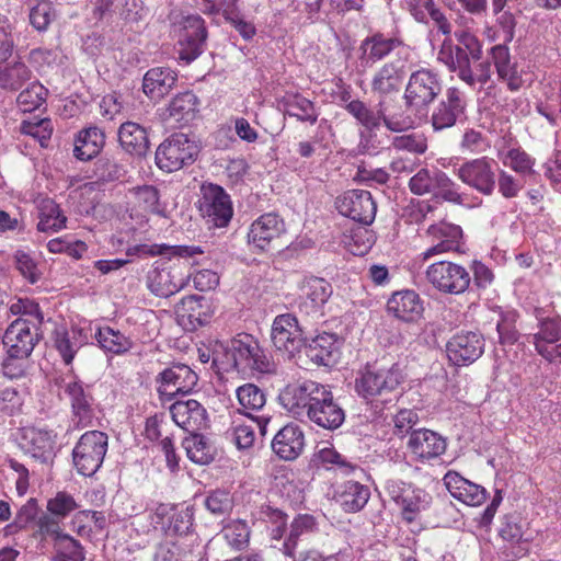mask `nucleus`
<instances>
[{
	"label": "nucleus",
	"mask_w": 561,
	"mask_h": 561,
	"mask_svg": "<svg viewBox=\"0 0 561 561\" xmlns=\"http://www.w3.org/2000/svg\"><path fill=\"white\" fill-rule=\"evenodd\" d=\"M455 38L456 44L444 41L438 51V60L467 85L483 87L491 80L492 71L490 60H482L481 42L466 30L456 31Z\"/></svg>",
	"instance_id": "obj_1"
},
{
	"label": "nucleus",
	"mask_w": 561,
	"mask_h": 561,
	"mask_svg": "<svg viewBox=\"0 0 561 561\" xmlns=\"http://www.w3.org/2000/svg\"><path fill=\"white\" fill-rule=\"evenodd\" d=\"M345 110L363 127L380 128L383 125L391 133H402L414 125L409 110L403 108L398 95L378 99L375 108L360 100H354L345 105Z\"/></svg>",
	"instance_id": "obj_2"
},
{
	"label": "nucleus",
	"mask_w": 561,
	"mask_h": 561,
	"mask_svg": "<svg viewBox=\"0 0 561 561\" xmlns=\"http://www.w3.org/2000/svg\"><path fill=\"white\" fill-rule=\"evenodd\" d=\"M220 352L226 357L227 365L238 373L271 374L275 371L274 362L251 334L240 333L226 344L217 343L214 350V364L218 362Z\"/></svg>",
	"instance_id": "obj_3"
},
{
	"label": "nucleus",
	"mask_w": 561,
	"mask_h": 561,
	"mask_svg": "<svg viewBox=\"0 0 561 561\" xmlns=\"http://www.w3.org/2000/svg\"><path fill=\"white\" fill-rule=\"evenodd\" d=\"M443 91L442 76L430 68L412 71L403 92L404 106L410 112L426 113Z\"/></svg>",
	"instance_id": "obj_4"
},
{
	"label": "nucleus",
	"mask_w": 561,
	"mask_h": 561,
	"mask_svg": "<svg viewBox=\"0 0 561 561\" xmlns=\"http://www.w3.org/2000/svg\"><path fill=\"white\" fill-rule=\"evenodd\" d=\"M329 388L311 379H299L288 383L278 396L282 407L295 419L306 420Z\"/></svg>",
	"instance_id": "obj_5"
},
{
	"label": "nucleus",
	"mask_w": 561,
	"mask_h": 561,
	"mask_svg": "<svg viewBox=\"0 0 561 561\" xmlns=\"http://www.w3.org/2000/svg\"><path fill=\"white\" fill-rule=\"evenodd\" d=\"M199 149L195 140L183 133L172 134L156 150V164L165 172H175L192 164Z\"/></svg>",
	"instance_id": "obj_6"
},
{
	"label": "nucleus",
	"mask_w": 561,
	"mask_h": 561,
	"mask_svg": "<svg viewBox=\"0 0 561 561\" xmlns=\"http://www.w3.org/2000/svg\"><path fill=\"white\" fill-rule=\"evenodd\" d=\"M108 437L101 431H88L72 450V461L78 473L93 476L102 466L107 451Z\"/></svg>",
	"instance_id": "obj_7"
},
{
	"label": "nucleus",
	"mask_w": 561,
	"mask_h": 561,
	"mask_svg": "<svg viewBox=\"0 0 561 561\" xmlns=\"http://www.w3.org/2000/svg\"><path fill=\"white\" fill-rule=\"evenodd\" d=\"M401 381L402 375L398 365L390 367L367 365L356 378L355 388L364 399L374 400L376 397L394 391Z\"/></svg>",
	"instance_id": "obj_8"
},
{
	"label": "nucleus",
	"mask_w": 561,
	"mask_h": 561,
	"mask_svg": "<svg viewBox=\"0 0 561 561\" xmlns=\"http://www.w3.org/2000/svg\"><path fill=\"white\" fill-rule=\"evenodd\" d=\"M427 282L443 294L459 295L465 293L470 283V273L462 266L450 261H438L425 271Z\"/></svg>",
	"instance_id": "obj_9"
},
{
	"label": "nucleus",
	"mask_w": 561,
	"mask_h": 561,
	"mask_svg": "<svg viewBox=\"0 0 561 561\" xmlns=\"http://www.w3.org/2000/svg\"><path fill=\"white\" fill-rule=\"evenodd\" d=\"M385 490L400 507L402 518L409 524L413 523L417 515L428 507L431 502V496L426 491L401 480H388Z\"/></svg>",
	"instance_id": "obj_10"
},
{
	"label": "nucleus",
	"mask_w": 561,
	"mask_h": 561,
	"mask_svg": "<svg viewBox=\"0 0 561 561\" xmlns=\"http://www.w3.org/2000/svg\"><path fill=\"white\" fill-rule=\"evenodd\" d=\"M199 211L209 227H226L232 218L233 209L230 196L226 191L213 183L201 187Z\"/></svg>",
	"instance_id": "obj_11"
},
{
	"label": "nucleus",
	"mask_w": 561,
	"mask_h": 561,
	"mask_svg": "<svg viewBox=\"0 0 561 561\" xmlns=\"http://www.w3.org/2000/svg\"><path fill=\"white\" fill-rule=\"evenodd\" d=\"M496 162L488 157L468 160L456 169L457 178L482 195L490 196L496 187Z\"/></svg>",
	"instance_id": "obj_12"
},
{
	"label": "nucleus",
	"mask_w": 561,
	"mask_h": 561,
	"mask_svg": "<svg viewBox=\"0 0 561 561\" xmlns=\"http://www.w3.org/2000/svg\"><path fill=\"white\" fill-rule=\"evenodd\" d=\"M271 339L275 348L284 352L288 357L296 355L301 357L305 340L295 316L290 313L277 316L273 321Z\"/></svg>",
	"instance_id": "obj_13"
},
{
	"label": "nucleus",
	"mask_w": 561,
	"mask_h": 561,
	"mask_svg": "<svg viewBox=\"0 0 561 561\" xmlns=\"http://www.w3.org/2000/svg\"><path fill=\"white\" fill-rule=\"evenodd\" d=\"M339 213L363 225H370L376 216L377 206L368 191L350 190L335 199Z\"/></svg>",
	"instance_id": "obj_14"
},
{
	"label": "nucleus",
	"mask_w": 561,
	"mask_h": 561,
	"mask_svg": "<svg viewBox=\"0 0 561 561\" xmlns=\"http://www.w3.org/2000/svg\"><path fill=\"white\" fill-rule=\"evenodd\" d=\"M467 102L465 93L457 87L445 90L442 99L433 108L431 123L435 130L453 127L458 118L463 115Z\"/></svg>",
	"instance_id": "obj_15"
},
{
	"label": "nucleus",
	"mask_w": 561,
	"mask_h": 561,
	"mask_svg": "<svg viewBox=\"0 0 561 561\" xmlns=\"http://www.w3.org/2000/svg\"><path fill=\"white\" fill-rule=\"evenodd\" d=\"M67 396L71 412L72 421L78 428L92 425L94 417L93 396L89 386H84L82 381L77 379L64 380L61 386Z\"/></svg>",
	"instance_id": "obj_16"
},
{
	"label": "nucleus",
	"mask_w": 561,
	"mask_h": 561,
	"mask_svg": "<svg viewBox=\"0 0 561 561\" xmlns=\"http://www.w3.org/2000/svg\"><path fill=\"white\" fill-rule=\"evenodd\" d=\"M22 320H14L5 330L3 345L12 357H28L42 339V331Z\"/></svg>",
	"instance_id": "obj_17"
},
{
	"label": "nucleus",
	"mask_w": 561,
	"mask_h": 561,
	"mask_svg": "<svg viewBox=\"0 0 561 561\" xmlns=\"http://www.w3.org/2000/svg\"><path fill=\"white\" fill-rule=\"evenodd\" d=\"M299 309L306 314H322V309L333 294V286L323 277L305 276L298 285Z\"/></svg>",
	"instance_id": "obj_18"
},
{
	"label": "nucleus",
	"mask_w": 561,
	"mask_h": 561,
	"mask_svg": "<svg viewBox=\"0 0 561 561\" xmlns=\"http://www.w3.org/2000/svg\"><path fill=\"white\" fill-rule=\"evenodd\" d=\"M285 232L284 220L275 213H267L252 222L248 240L256 249L265 251L275 248Z\"/></svg>",
	"instance_id": "obj_19"
},
{
	"label": "nucleus",
	"mask_w": 561,
	"mask_h": 561,
	"mask_svg": "<svg viewBox=\"0 0 561 561\" xmlns=\"http://www.w3.org/2000/svg\"><path fill=\"white\" fill-rule=\"evenodd\" d=\"M405 76V59L389 60L375 71L370 82L371 92L377 94L378 99L398 95Z\"/></svg>",
	"instance_id": "obj_20"
},
{
	"label": "nucleus",
	"mask_w": 561,
	"mask_h": 561,
	"mask_svg": "<svg viewBox=\"0 0 561 561\" xmlns=\"http://www.w3.org/2000/svg\"><path fill=\"white\" fill-rule=\"evenodd\" d=\"M484 350V340L476 332H460L455 334L446 344L449 360L456 366L474 363Z\"/></svg>",
	"instance_id": "obj_21"
},
{
	"label": "nucleus",
	"mask_w": 561,
	"mask_h": 561,
	"mask_svg": "<svg viewBox=\"0 0 561 561\" xmlns=\"http://www.w3.org/2000/svg\"><path fill=\"white\" fill-rule=\"evenodd\" d=\"M56 437L57 435L49 430L25 427L22 430L19 445L24 454L42 463H48L55 457Z\"/></svg>",
	"instance_id": "obj_22"
},
{
	"label": "nucleus",
	"mask_w": 561,
	"mask_h": 561,
	"mask_svg": "<svg viewBox=\"0 0 561 561\" xmlns=\"http://www.w3.org/2000/svg\"><path fill=\"white\" fill-rule=\"evenodd\" d=\"M427 236L432 239L433 244L421 253L423 261L446 252H458L462 230L457 225L439 222L428 227Z\"/></svg>",
	"instance_id": "obj_23"
},
{
	"label": "nucleus",
	"mask_w": 561,
	"mask_h": 561,
	"mask_svg": "<svg viewBox=\"0 0 561 561\" xmlns=\"http://www.w3.org/2000/svg\"><path fill=\"white\" fill-rule=\"evenodd\" d=\"M190 275L181 273L175 267H152L146 277L148 289L158 297L168 298L183 289Z\"/></svg>",
	"instance_id": "obj_24"
},
{
	"label": "nucleus",
	"mask_w": 561,
	"mask_h": 561,
	"mask_svg": "<svg viewBox=\"0 0 561 561\" xmlns=\"http://www.w3.org/2000/svg\"><path fill=\"white\" fill-rule=\"evenodd\" d=\"M158 381H160L159 393L172 397L178 393L191 392L197 385L198 377L190 366L176 364L160 373Z\"/></svg>",
	"instance_id": "obj_25"
},
{
	"label": "nucleus",
	"mask_w": 561,
	"mask_h": 561,
	"mask_svg": "<svg viewBox=\"0 0 561 561\" xmlns=\"http://www.w3.org/2000/svg\"><path fill=\"white\" fill-rule=\"evenodd\" d=\"M207 31L205 22L199 15H190L184 20L180 44L182 46L180 57L183 60L196 59L205 47Z\"/></svg>",
	"instance_id": "obj_26"
},
{
	"label": "nucleus",
	"mask_w": 561,
	"mask_h": 561,
	"mask_svg": "<svg viewBox=\"0 0 561 561\" xmlns=\"http://www.w3.org/2000/svg\"><path fill=\"white\" fill-rule=\"evenodd\" d=\"M407 446L417 460L427 461L445 453L446 440L434 431L421 428L412 431Z\"/></svg>",
	"instance_id": "obj_27"
},
{
	"label": "nucleus",
	"mask_w": 561,
	"mask_h": 561,
	"mask_svg": "<svg viewBox=\"0 0 561 561\" xmlns=\"http://www.w3.org/2000/svg\"><path fill=\"white\" fill-rule=\"evenodd\" d=\"M172 420L188 433L198 432L208 425L206 409L197 400L176 401L170 408Z\"/></svg>",
	"instance_id": "obj_28"
},
{
	"label": "nucleus",
	"mask_w": 561,
	"mask_h": 561,
	"mask_svg": "<svg viewBox=\"0 0 561 561\" xmlns=\"http://www.w3.org/2000/svg\"><path fill=\"white\" fill-rule=\"evenodd\" d=\"M314 402L316 405L306 420L329 431L336 430L343 424L345 420V412L335 401L330 389L323 398H320V400H316Z\"/></svg>",
	"instance_id": "obj_29"
},
{
	"label": "nucleus",
	"mask_w": 561,
	"mask_h": 561,
	"mask_svg": "<svg viewBox=\"0 0 561 561\" xmlns=\"http://www.w3.org/2000/svg\"><path fill=\"white\" fill-rule=\"evenodd\" d=\"M339 342L336 334L323 332L309 343L304 342L301 354L318 366H331L336 362Z\"/></svg>",
	"instance_id": "obj_30"
},
{
	"label": "nucleus",
	"mask_w": 561,
	"mask_h": 561,
	"mask_svg": "<svg viewBox=\"0 0 561 561\" xmlns=\"http://www.w3.org/2000/svg\"><path fill=\"white\" fill-rule=\"evenodd\" d=\"M178 73L170 67H154L144 76L142 91L151 101H161L174 88Z\"/></svg>",
	"instance_id": "obj_31"
},
{
	"label": "nucleus",
	"mask_w": 561,
	"mask_h": 561,
	"mask_svg": "<svg viewBox=\"0 0 561 561\" xmlns=\"http://www.w3.org/2000/svg\"><path fill=\"white\" fill-rule=\"evenodd\" d=\"M444 484L449 493L457 500L470 506L481 505L486 500V491L455 471L444 476Z\"/></svg>",
	"instance_id": "obj_32"
},
{
	"label": "nucleus",
	"mask_w": 561,
	"mask_h": 561,
	"mask_svg": "<svg viewBox=\"0 0 561 561\" xmlns=\"http://www.w3.org/2000/svg\"><path fill=\"white\" fill-rule=\"evenodd\" d=\"M305 436L298 425L288 424L280 428L273 438L272 448L282 459L294 460L302 451Z\"/></svg>",
	"instance_id": "obj_33"
},
{
	"label": "nucleus",
	"mask_w": 561,
	"mask_h": 561,
	"mask_svg": "<svg viewBox=\"0 0 561 561\" xmlns=\"http://www.w3.org/2000/svg\"><path fill=\"white\" fill-rule=\"evenodd\" d=\"M369 497V488L354 480L340 483L334 491V499L345 513L362 511Z\"/></svg>",
	"instance_id": "obj_34"
},
{
	"label": "nucleus",
	"mask_w": 561,
	"mask_h": 561,
	"mask_svg": "<svg viewBox=\"0 0 561 561\" xmlns=\"http://www.w3.org/2000/svg\"><path fill=\"white\" fill-rule=\"evenodd\" d=\"M489 56L499 79L506 82L510 90H518L522 85V79L517 70V64L512 60L510 48L505 44L494 45L490 48Z\"/></svg>",
	"instance_id": "obj_35"
},
{
	"label": "nucleus",
	"mask_w": 561,
	"mask_h": 561,
	"mask_svg": "<svg viewBox=\"0 0 561 561\" xmlns=\"http://www.w3.org/2000/svg\"><path fill=\"white\" fill-rule=\"evenodd\" d=\"M387 310L404 322H414L421 318L423 305L414 290H402L391 296L387 302Z\"/></svg>",
	"instance_id": "obj_36"
},
{
	"label": "nucleus",
	"mask_w": 561,
	"mask_h": 561,
	"mask_svg": "<svg viewBox=\"0 0 561 561\" xmlns=\"http://www.w3.org/2000/svg\"><path fill=\"white\" fill-rule=\"evenodd\" d=\"M403 44L396 37H387L382 33H376L366 37L359 46L362 60L367 65H374L385 59L392 51L402 48Z\"/></svg>",
	"instance_id": "obj_37"
},
{
	"label": "nucleus",
	"mask_w": 561,
	"mask_h": 561,
	"mask_svg": "<svg viewBox=\"0 0 561 561\" xmlns=\"http://www.w3.org/2000/svg\"><path fill=\"white\" fill-rule=\"evenodd\" d=\"M105 145V134L96 126L81 129L75 138L73 156L81 161L95 158Z\"/></svg>",
	"instance_id": "obj_38"
},
{
	"label": "nucleus",
	"mask_w": 561,
	"mask_h": 561,
	"mask_svg": "<svg viewBox=\"0 0 561 561\" xmlns=\"http://www.w3.org/2000/svg\"><path fill=\"white\" fill-rule=\"evenodd\" d=\"M118 141L126 152L137 157H145L150 147L146 128L134 122H125L121 125Z\"/></svg>",
	"instance_id": "obj_39"
},
{
	"label": "nucleus",
	"mask_w": 561,
	"mask_h": 561,
	"mask_svg": "<svg viewBox=\"0 0 561 561\" xmlns=\"http://www.w3.org/2000/svg\"><path fill=\"white\" fill-rule=\"evenodd\" d=\"M209 306L202 296L184 297L176 306V313L187 320L192 329L206 324L209 320Z\"/></svg>",
	"instance_id": "obj_40"
},
{
	"label": "nucleus",
	"mask_w": 561,
	"mask_h": 561,
	"mask_svg": "<svg viewBox=\"0 0 561 561\" xmlns=\"http://www.w3.org/2000/svg\"><path fill=\"white\" fill-rule=\"evenodd\" d=\"M198 105V98L193 92L179 93L169 104L168 117L176 123L187 124L196 117Z\"/></svg>",
	"instance_id": "obj_41"
},
{
	"label": "nucleus",
	"mask_w": 561,
	"mask_h": 561,
	"mask_svg": "<svg viewBox=\"0 0 561 561\" xmlns=\"http://www.w3.org/2000/svg\"><path fill=\"white\" fill-rule=\"evenodd\" d=\"M182 445L188 459L198 465H208L216 456V448L209 439L197 432L190 433Z\"/></svg>",
	"instance_id": "obj_42"
},
{
	"label": "nucleus",
	"mask_w": 561,
	"mask_h": 561,
	"mask_svg": "<svg viewBox=\"0 0 561 561\" xmlns=\"http://www.w3.org/2000/svg\"><path fill=\"white\" fill-rule=\"evenodd\" d=\"M32 78V70L22 61L0 65V89L19 91Z\"/></svg>",
	"instance_id": "obj_43"
},
{
	"label": "nucleus",
	"mask_w": 561,
	"mask_h": 561,
	"mask_svg": "<svg viewBox=\"0 0 561 561\" xmlns=\"http://www.w3.org/2000/svg\"><path fill=\"white\" fill-rule=\"evenodd\" d=\"M30 24L38 32H45L56 20L57 11L51 0H27Z\"/></svg>",
	"instance_id": "obj_44"
},
{
	"label": "nucleus",
	"mask_w": 561,
	"mask_h": 561,
	"mask_svg": "<svg viewBox=\"0 0 561 561\" xmlns=\"http://www.w3.org/2000/svg\"><path fill=\"white\" fill-rule=\"evenodd\" d=\"M100 347L112 355H122L133 347L131 340L111 327L100 328L95 334Z\"/></svg>",
	"instance_id": "obj_45"
},
{
	"label": "nucleus",
	"mask_w": 561,
	"mask_h": 561,
	"mask_svg": "<svg viewBox=\"0 0 561 561\" xmlns=\"http://www.w3.org/2000/svg\"><path fill=\"white\" fill-rule=\"evenodd\" d=\"M219 535L232 550L242 551L249 547L251 528L243 519H232L222 527Z\"/></svg>",
	"instance_id": "obj_46"
},
{
	"label": "nucleus",
	"mask_w": 561,
	"mask_h": 561,
	"mask_svg": "<svg viewBox=\"0 0 561 561\" xmlns=\"http://www.w3.org/2000/svg\"><path fill=\"white\" fill-rule=\"evenodd\" d=\"M435 198L459 206H467L468 194L460 193L459 186L443 171H438L432 194Z\"/></svg>",
	"instance_id": "obj_47"
},
{
	"label": "nucleus",
	"mask_w": 561,
	"mask_h": 561,
	"mask_svg": "<svg viewBox=\"0 0 561 561\" xmlns=\"http://www.w3.org/2000/svg\"><path fill=\"white\" fill-rule=\"evenodd\" d=\"M285 113L300 122L316 124L318 113L314 104L300 94H289L284 100Z\"/></svg>",
	"instance_id": "obj_48"
},
{
	"label": "nucleus",
	"mask_w": 561,
	"mask_h": 561,
	"mask_svg": "<svg viewBox=\"0 0 561 561\" xmlns=\"http://www.w3.org/2000/svg\"><path fill=\"white\" fill-rule=\"evenodd\" d=\"M561 341V317H547L539 320L538 332L533 335V344L538 347H550Z\"/></svg>",
	"instance_id": "obj_49"
},
{
	"label": "nucleus",
	"mask_w": 561,
	"mask_h": 561,
	"mask_svg": "<svg viewBox=\"0 0 561 561\" xmlns=\"http://www.w3.org/2000/svg\"><path fill=\"white\" fill-rule=\"evenodd\" d=\"M316 519L312 515H298L290 524V530L283 545V552L293 557L299 538L316 529Z\"/></svg>",
	"instance_id": "obj_50"
},
{
	"label": "nucleus",
	"mask_w": 561,
	"mask_h": 561,
	"mask_svg": "<svg viewBox=\"0 0 561 561\" xmlns=\"http://www.w3.org/2000/svg\"><path fill=\"white\" fill-rule=\"evenodd\" d=\"M47 93L43 84L33 82L20 92L16 99L18 105L23 112H33L45 103Z\"/></svg>",
	"instance_id": "obj_51"
},
{
	"label": "nucleus",
	"mask_w": 561,
	"mask_h": 561,
	"mask_svg": "<svg viewBox=\"0 0 561 561\" xmlns=\"http://www.w3.org/2000/svg\"><path fill=\"white\" fill-rule=\"evenodd\" d=\"M503 163L523 178L535 173V159L522 148L510 149L505 153Z\"/></svg>",
	"instance_id": "obj_52"
},
{
	"label": "nucleus",
	"mask_w": 561,
	"mask_h": 561,
	"mask_svg": "<svg viewBox=\"0 0 561 561\" xmlns=\"http://www.w3.org/2000/svg\"><path fill=\"white\" fill-rule=\"evenodd\" d=\"M240 405L247 410H261L266 402L264 391L254 383H244L237 389Z\"/></svg>",
	"instance_id": "obj_53"
},
{
	"label": "nucleus",
	"mask_w": 561,
	"mask_h": 561,
	"mask_svg": "<svg viewBox=\"0 0 561 561\" xmlns=\"http://www.w3.org/2000/svg\"><path fill=\"white\" fill-rule=\"evenodd\" d=\"M20 131L38 140L42 147L50 139L53 134V125L50 119L42 118L37 121H23Z\"/></svg>",
	"instance_id": "obj_54"
},
{
	"label": "nucleus",
	"mask_w": 561,
	"mask_h": 561,
	"mask_svg": "<svg viewBox=\"0 0 561 561\" xmlns=\"http://www.w3.org/2000/svg\"><path fill=\"white\" fill-rule=\"evenodd\" d=\"M57 554L55 557L66 558L69 561H84L85 551L82 545L68 534L59 537L55 543Z\"/></svg>",
	"instance_id": "obj_55"
},
{
	"label": "nucleus",
	"mask_w": 561,
	"mask_h": 561,
	"mask_svg": "<svg viewBox=\"0 0 561 561\" xmlns=\"http://www.w3.org/2000/svg\"><path fill=\"white\" fill-rule=\"evenodd\" d=\"M66 217L60 214L59 206L49 201L42 213V217L37 224L39 231H58L65 227Z\"/></svg>",
	"instance_id": "obj_56"
},
{
	"label": "nucleus",
	"mask_w": 561,
	"mask_h": 561,
	"mask_svg": "<svg viewBox=\"0 0 561 561\" xmlns=\"http://www.w3.org/2000/svg\"><path fill=\"white\" fill-rule=\"evenodd\" d=\"M438 171L437 169L432 171L428 169L419 170L409 181L411 192L415 195L433 194Z\"/></svg>",
	"instance_id": "obj_57"
},
{
	"label": "nucleus",
	"mask_w": 561,
	"mask_h": 561,
	"mask_svg": "<svg viewBox=\"0 0 561 561\" xmlns=\"http://www.w3.org/2000/svg\"><path fill=\"white\" fill-rule=\"evenodd\" d=\"M126 170L116 160L102 157L95 162V175L100 181L113 182L124 178Z\"/></svg>",
	"instance_id": "obj_58"
},
{
	"label": "nucleus",
	"mask_w": 561,
	"mask_h": 561,
	"mask_svg": "<svg viewBox=\"0 0 561 561\" xmlns=\"http://www.w3.org/2000/svg\"><path fill=\"white\" fill-rule=\"evenodd\" d=\"M12 311L20 312L21 317L16 320L25 321L30 327H35L41 329L44 322V316L39 309L38 304L28 300V299H20L18 304L11 307Z\"/></svg>",
	"instance_id": "obj_59"
},
{
	"label": "nucleus",
	"mask_w": 561,
	"mask_h": 561,
	"mask_svg": "<svg viewBox=\"0 0 561 561\" xmlns=\"http://www.w3.org/2000/svg\"><path fill=\"white\" fill-rule=\"evenodd\" d=\"M525 178L517 174V176L512 175L505 170H501L499 174H496V184L499 187V192L505 198H515L518 196L519 192L525 186Z\"/></svg>",
	"instance_id": "obj_60"
},
{
	"label": "nucleus",
	"mask_w": 561,
	"mask_h": 561,
	"mask_svg": "<svg viewBox=\"0 0 561 561\" xmlns=\"http://www.w3.org/2000/svg\"><path fill=\"white\" fill-rule=\"evenodd\" d=\"M205 506L211 514L221 516L232 510L233 500L229 492L215 490L207 495Z\"/></svg>",
	"instance_id": "obj_61"
},
{
	"label": "nucleus",
	"mask_w": 561,
	"mask_h": 561,
	"mask_svg": "<svg viewBox=\"0 0 561 561\" xmlns=\"http://www.w3.org/2000/svg\"><path fill=\"white\" fill-rule=\"evenodd\" d=\"M136 199L146 211L164 216V209L160 207L159 192L154 186L145 185L137 187Z\"/></svg>",
	"instance_id": "obj_62"
},
{
	"label": "nucleus",
	"mask_w": 561,
	"mask_h": 561,
	"mask_svg": "<svg viewBox=\"0 0 561 561\" xmlns=\"http://www.w3.org/2000/svg\"><path fill=\"white\" fill-rule=\"evenodd\" d=\"M523 525L519 515L507 514L503 517L499 535L506 541L517 543L523 538Z\"/></svg>",
	"instance_id": "obj_63"
},
{
	"label": "nucleus",
	"mask_w": 561,
	"mask_h": 561,
	"mask_svg": "<svg viewBox=\"0 0 561 561\" xmlns=\"http://www.w3.org/2000/svg\"><path fill=\"white\" fill-rule=\"evenodd\" d=\"M77 503L72 495L66 492H58L55 497L47 503V510L56 517L64 518L77 508Z\"/></svg>",
	"instance_id": "obj_64"
}]
</instances>
